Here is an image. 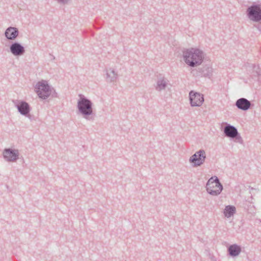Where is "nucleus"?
Returning a JSON list of instances; mask_svg holds the SVG:
<instances>
[{
    "label": "nucleus",
    "mask_w": 261,
    "mask_h": 261,
    "mask_svg": "<svg viewBox=\"0 0 261 261\" xmlns=\"http://www.w3.org/2000/svg\"><path fill=\"white\" fill-rule=\"evenodd\" d=\"M182 53L185 62L191 67H197L201 65L203 61V52L198 48L186 49Z\"/></svg>",
    "instance_id": "obj_1"
},
{
    "label": "nucleus",
    "mask_w": 261,
    "mask_h": 261,
    "mask_svg": "<svg viewBox=\"0 0 261 261\" xmlns=\"http://www.w3.org/2000/svg\"><path fill=\"white\" fill-rule=\"evenodd\" d=\"M80 98L77 101V108L78 112L85 119L93 121L95 114L93 112L92 101L83 94H79Z\"/></svg>",
    "instance_id": "obj_2"
},
{
    "label": "nucleus",
    "mask_w": 261,
    "mask_h": 261,
    "mask_svg": "<svg viewBox=\"0 0 261 261\" xmlns=\"http://www.w3.org/2000/svg\"><path fill=\"white\" fill-rule=\"evenodd\" d=\"M206 189L209 194L212 196H218L222 191L223 187L218 177L214 176L208 180Z\"/></svg>",
    "instance_id": "obj_3"
},
{
    "label": "nucleus",
    "mask_w": 261,
    "mask_h": 261,
    "mask_svg": "<svg viewBox=\"0 0 261 261\" xmlns=\"http://www.w3.org/2000/svg\"><path fill=\"white\" fill-rule=\"evenodd\" d=\"M248 18L255 22L261 21V4L253 3L246 10Z\"/></svg>",
    "instance_id": "obj_4"
},
{
    "label": "nucleus",
    "mask_w": 261,
    "mask_h": 261,
    "mask_svg": "<svg viewBox=\"0 0 261 261\" xmlns=\"http://www.w3.org/2000/svg\"><path fill=\"white\" fill-rule=\"evenodd\" d=\"M223 134L225 137L234 140L235 142L242 143L243 139L239 133L237 127L229 123H226L223 128Z\"/></svg>",
    "instance_id": "obj_5"
},
{
    "label": "nucleus",
    "mask_w": 261,
    "mask_h": 261,
    "mask_svg": "<svg viewBox=\"0 0 261 261\" xmlns=\"http://www.w3.org/2000/svg\"><path fill=\"white\" fill-rule=\"evenodd\" d=\"M35 92L38 97L46 99L50 95V86L46 81H41L37 83L35 87Z\"/></svg>",
    "instance_id": "obj_6"
},
{
    "label": "nucleus",
    "mask_w": 261,
    "mask_h": 261,
    "mask_svg": "<svg viewBox=\"0 0 261 261\" xmlns=\"http://www.w3.org/2000/svg\"><path fill=\"white\" fill-rule=\"evenodd\" d=\"M206 159L205 152L203 149L197 151L189 159V162L194 167L202 165Z\"/></svg>",
    "instance_id": "obj_7"
},
{
    "label": "nucleus",
    "mask_w": 261,
    "mask_h": 261,
    "mask_svg": "<svg viewBox=\"0 0 261 261\" xmlns=\"http://www.w3.org/2000/svg\"><path fill=\"white\" fill-rule=\"evenodd\" d=\"M213 70L211 66L206 65L202 67L193 69L191 73L196 77H205L210 79L213 75Z\"/></svg>",
    "instance_id": "obj_8"
},
{
    "label": "nucleus",
    "mask_w": 261,
    "mask_h": 261,
    "mask_svg": "<svg viewBox=\"0 0 261 261\" xmlns=\"http://www.w3.org/2000/svg\"><path fill=\"white\" fill-rule=\"evenodd\" d=\"M190 103L191 107H200L204 102L203 95L193 90L189 93Z\"/></svg>",
    "instance_id": "obj_9"
},
{
    "label": "nucleus",
    "mask_w": 261,
    "mask_h": 261,
    "mask_svg": "<svg viewBox=\"0 0 261 261\" xmlns=\"http://www.w3.org/2000/svg\"><path fill=\"white\" fill-rule=\"evenodd\" d=\"M19 151L18 149L11 148H5L3 151L4 159L9 162H16L19 159Z\"/></svg>",
    "instance_id": "obj_10"
},
{
    "label": "nucleus",
    "mask_w": 261,
    "mask_h": 261,
    "mask_svg": "<svg viewBox=\"0 0 261 261\" xmlns=\"http://www.w3.org/2000/svg\"><path fill=\"white\" fill-rule=\"evenodd\" d=\"M18 112L23 116H27L29 114L31 111L30 105L24 100H13Z\"/></svg>",
    "instance_id": "obj_11"
},
{
    "label": "nucleus",
    "mask_w": 261,
    "mask_h": 261,
    "mask_svg": "<svg viewBox=\"0 0 261 261\" xmlns=\"http://www.w3.org/2000/svg\"><path fill=\"white\" fill-rule=\"evenodd\" d=\"M10 51L14 56H20L23 55L25 49L24 47L18 42H13L10 45Z\"/></svg>",
    "instance_id": "obj_12"
},
{
    "label": "nucleus",
    "mask_w": 261,
    "mask_h": 261,
    "mask_svg": "<svg viewBox=\"0 0 261 261\" xmlns=\"http://www.w3.org/2000/svg\"><path fill=\"white\" fill-rule=\"evenodd\" d=\"M237 108L242 111H247L253 106V104L245 98H240L235 103Z\"/></svg>",
    "instance_id": "obj_13"
},
{
    "label": "nucleus",
    "mask_w": 261,
    "mask_h": 261,
    "mask_svg": "<svg viewBox=\"0 0 261 261\" xmlns=\"http://www.w3.org/2000/svg\"><path fill=\"white\" fill-rule=\"evenodd\" d=\"M5 36L9 40H14L18 36L19 31L17 28L9 27L5 31Z\"/></svg>",
    "instance_id": "obj_14"
},
{
    "label": "nucleus",
    "mask_w": 261,
    "mask_h": 261,
    "mask_svg": "<svg viewBox=\"0 0 261 261\" xmlns=\"http://www.w3.org/2000/svg\"><path fill=\"white\" fill-rule=\"evenodd\" d=\"M228 253L229 256L231 257H236L241 252L242 248L240 245L236 244L230 245L227 249Z\"/></svg>",
    "instance_id": "obj_15"
},
{
    "label": "nucleus",
    "mask_w": 261,
    "mask_h": 261,
    "mask_svg": "<svg viewBox=\"0 0 261 261\" xmlns=\"http://www.w3.org/2000/svg\"><path fill=\"white\" fill-rule=\"evenodd\" d=\"M236 212V207L232 205H226L223 211L224 216L227 218H230Z\"/></svg>",
    "instance_id": "obj_16"
},
{
    "label": "nucleus",
    "mask_w": 261,
    "mask_h": 261,
    "mask_svg": "<svg viewBox=\"0 0 261 261\" xmlns=\"http://www.w3.org/2000/svg\"><path fill=\"white\" fill-rule=\"evenodd\" d=\"M117 73L114 69L110 68L109 70H107L106 80L107 82H112L115 81L117 79Z\"/></svg>",
    "instance_id": "obj_17"
},
{
    "label": "nucleus",
    "mask_w": 261,
    "mask_h": 261,
    "mask_svg": "<svg viewBox=\"0 0 261 261\" xmlns=\"http://www.w3.org/2000/svg\"><path fill=\"white\" fill-rule=\"evenodd\" d=\"M156 85V90L160 91L166 88L167 84L164 79H160L158 80Z\"/></svg>",
    "instance_id": "obj_18"
},
{
    "label": "nucleus",
    "mask_w": 261,
    "mask_h": 261,
    "mask_svg": "<svg viewBox=\"0 0 261 261\" xmlns=\"http://www.w3.org/2000/svg\"><path fill=\"white\" fill-rule=\"evenodd\" d=\"M260 75V70L258 65H253V75L252 76L257 77V80H259V76Z\"/></svg>",
    "instance_id": "obj_19"
},
{
    "label": "nucleus",
    "mask_w": 261,
    "mask_h": 261,
    "mask_svg": "<svg viewBox=\"0 0 261 261\" xmlns=\"http://www.w3.org/2000/svg\"><path fill=\"white\" fill-rule=\"evenodd\" d=\"M50 95L52 97H58V93L56 91V90L54 89V88H51L50 87Z\"/></svg>",
    "instance_id": "obj_20"
},
{
    "label": "nucleus",
    "mask_w": 261,
    "mask_h": 261,
    "mask_svg": "<svg viewBox=\"0 0 261 261\" xmlns=\"http://www.w3.org/2000/svg\"><path fill=\"white\" fill-rule=\"evenodd\" d=\"M101 23L100 22L96 21L94 24V27L96 29H99L101 28Z\"/></svg>",
    "instance_id": "obj_21"
},
{
    "label": "nucleus",
    "mask_w": 261,
    "mask_h": 261,
    "mask_svg": "<svg viewBox=\"0 0 261 261\" xmlns=\"http://www.w3.org/2000/svg\"><path fill=\"white\" fill-rule=\"evenodd\" d=\"M253 27L255 28L261 33V24H255L253 25Z\"/></svg>",
    "instance_id": "obj_22"
},
{
    "label": "nucleus",
    "mask_w": 261,
    "mask_h": 261,
    "mask_svg": "<svg viewBox=\"0 0 261 261\" xmlns=\"http://www.w3.org/2000/svg\"><path fill=\"white\" fill-rule=\"evenodd\" d=\"M59 4H66L68 3L69 0H57Z\"/></svg>",
    "instance_id": "obj_23"
},
{
    "label": "nucleus",
    "mask_w": 261,
    "mask_h": 261,
    "mask_svg": "<svg viewBox=\"0 0 261 261\" xmlns=\"http://www.w3.org/2000/svg\"><path fill=\"white\" fill-rule=\"evenodd\" d=\"M25 116L28 117L31 121L34 119V116L33 115H31L30 113H29V114Z\"/></svg>",
    "instance_id": "obj_24"
}]
</instances>
